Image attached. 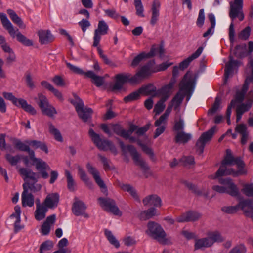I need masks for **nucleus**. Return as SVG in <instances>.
I'll return each instance as SVG.
<instances>
[{
  "label": "nucleus",
  "mask_w": 253,
  "mask_h": 253,
  "mask_svg": "<svg viewBox=\"0 0 253 253\" xmlns=\"http://www.w3.org/2000/svg\"><path fill=\"white\" fill-rule=\"evenodd\" d=\"M245 167V164L240 157H234L231 150L227 149L226 155L213 178H221L223 176L229 175L236 177L246 174L247 170Z\"/></svg>",
  "instance_id": "nucleus-1"
},
{
  "label": "nucleus",
  "mask_w": 253,
  "mask_h": 253,
  "mask_svg": "<svg viewBox=\"0 0 253 253\" xmlns=\"http://www.w3.org/2000/svg\"><path fill=\"white\" fill-rule=\"evenodd\" d=\"M183 183L195 194L200 196H203L205 198H207L208 197L209 192L205 188H202L201 189H199L196 185L187 181H183Z\"/></svg>",
  "instance_id": "nucleus-23"
},
{
  "label": "nucleus",
  "mask_w": 253,
  "mask_h": 253,
  "mask_svg": "<svg viewBox=\"0 0 253 253\" xmlns=\"http://www.w3.org/2000/svg\"><path fill=\"white\" fill-rule=\"evenodd\" d=\"M242 192L248 197H253V184L244 185Z\"/></svg>",
  "instance_id": "nucleus-60"
},
{
  "label": "nucleus",
  "mask_w": 253,
  "mask_h": 253,
  "mask_svg": "<svg viewBox=\"0 0 253 253\" xmlns=\"http://www.w3.org/2000/svg\"><path fill=\"white\" fill-rule=\"evenodd\" d=\"M155 49L154 48H151L150 52L147 54L144 52L140 53L134 58L131 63V66L133 67L137 66L144 58H150L154 56L155 55Z\"/></svg>",
  "instance_id": "nucleus-30"
},
{
  "label": "nucleus",
  "mask_w": 253,
  "mask_h": 253,
  "mask_svg": "<svg viewBox=\"0 0 253 253\" xmlns=\"http://www.w3.org/2000/svg\"><path fill=\"white\" fill-rule=\"evenodd\" d=\"M29 159L32 162L31 164L35 166L37 170L41 173L42 177L44 179L47 178L49 175L46 170H49L50 168L46 163L41 159L36 158L34 151L31 152Z\"/></svg>",
  "instance_id": "nucleus-9"
},
{
  "label": "nucleus",
  "mask_w": 253,
  "mask_h": 253,
  "mask_svg": "<svg viewBox=\"0 0 253 253\" xmlns=\"http://www.w3.org/2000/svg\"><path fill=\"white\" fill-rule=\"evenodd\" d=\"M160 2L159 0H154L152 6V16H157L159 14Z\"/></svg>",
  "instance_id": "nucleus-63"
},
{
  "label": "nucleus",
  "mask_w": 253,
  "mask_h": 253,
  "mask_svg": "<svg viewBox=\"0 0 253 253\" xmlns=\"http://www.w3.org/2000/svg\"><path fill=\"white\" fill-rule=\"evenodd\" d=\"M122 190L127 191L132 196V197L136 201L140 202L139 196L136 192V191L131 185L129 184H122L121 186Z\"/></svg>",
  "instance_id": "nucleus-45"
},
{
  "label": "nucleus",
  "mask_w": 253,
  "mask_h": 253,
  "mask_svg": "<svg viewBox=\"0 0 253 253\" xmlns=\"http://www.w3.org/2000/svg\"><path fill=\"white\" fill-rule=\"evenodd\" d=\"M105 235L110 242V243L116 248H118L120 247V244L118 241L116 239L111 231L105 229L104 231Z\"/></svg>",
  "instance_id": "nucleus-48"
},
{
  "label": "nucleus",
  "mask_w": 253,
  "mask_h": 253,
  "mask_svg": "<svg viewBox=\"0 0 253 253\" xmlns=\"http://www.w3.org/2000/svg\"><path fill=\"white\" fill-rule=\"evenodd\" d=\"M56 220V215L52 214L48 216L41 226V232L43 235H48L50 231L51 226L53 225Z\"/></svg>",
  "instance_id": "nucleus-20"
},
{
  "label": "nucleus",
  "mask_w": 253,
  "mask_h": 253,
  "mask_svg": "<svg viewBox=\"0 0 253 253\" xmlns=\"http://www.w3.org/2000/svg\"><path fill=\"white\" fill-rule=\"evenodd\" d=\"M201 214L194 211H189L182 213L176 218V221L179 223L195 222L198 220Z\"/></svg>",
  "instance_id": "nucleus-15"
},
{
  "label": "nucleus",
  "mask_w": 253,
  "mask_h": 253,
  "mask_svg": "<svg viewBox=\"0 0 253 253\" xmlns=\"http://www.w3.org/2000/svg\"><path fill=\"white\" fill-rule=\"evenodd\" d=\"M112 129L117 135L123 138L124 136H125L124 134L125 132V129H124L120 125L118 124L113 125L112 126Z\"/></svg>",
  "instance_id": "nucleus-57"
},
{
  "label": "nucleus",
  "mask_w": 253,
  "mask_h": 253,
  "mask_svg": "<svg viewBox=\"0 0 253 253\" xmlns=\"http://www.w3.org/2000/svg\"><path fill=\"white\" fill-rule=\"evenodd\" d=\"M238 208H240L244 212L245 215H249L253 212V204L250 200H243L239 202Z\"/></svg>",
  "instance_id": "nucleus-28"
},
{
  "label": "nucleus",
  "mask_w": 253,
  "mask_h": 253,
  "mask_svg": "<svg viewBox=\"0 0 253 253\" xmlns=\"http://www.w3.org/2000/svg\"><path fill=\"white\" fill-rule=\"evenodd\" d=\"M196 79L190 72H187L179 84V91L176 93L172 100V103L178 106L182 102L185 95L187 100L191 97L195 88Z\"/></svg>",
  "instance_id": "nucleus-3"
},
{
  "label": "nucleus",
  "mask_w": 253,
  "mask_h": 253,
  "mask_svg": "<svg viewBox=\"0 0 253 253\" xmlns=\"http://www.w3.org/2000/svg\"><path fill=\"white\" fill-rule=\"evenodd\" d=\"M175 83V79H171L169 84L164 87L160 90H158V94L161 95V98L165 99L167 100L170 96L174 84Z\"/></svg>",
  "instance_id": "nucleus-24"
},
{
  "label": "nucleus",
  "mask_w": 253,
  "mask_h": 253,
  "mask_svg": "<svg viewBox=\"0 0 253 253\" xmlns=\"http://www.w3.org/2000/svg\"><path fill=\"white\" fill-rule=\"evenodd\" d=\"M37 103L42 113L50 117H52L57 113L56 109L49 104L46 97L42 94H38V101Z\"/></svg>",
  "instance_id": "nucleus-10"
},
{
  "label": "nucleus",
  "mask_w": 253,
  "mask_h": 253,
  "mask_svg": "<svg viewBox=\"0 0 253 253\" xmlns=\"http://www.w3.org/2000/svg\"><path fill=\"white\" fill-rule=\"evenodd\" d=\"M229 16H244L243 0H233L229 2Z\"/></svg>",
  "instance_id": "nucleus-16"
},
{
  "label": "nucleus",
  "mask_w": 253,
  "mask_h": 253,
  "mask_svg": "<svg viewBox=\"0 0 253 253\" xmlns=\"http://www.w3.org/2000/svg\"><path fill=\"white\" fill-rule=\"evenodd\" d=\"M59 200V195L58 193H52L48 194L44 201V204L48 208L52 209L57 207Z\"/></svg>",
  "instance_id": "nucleus-26"
},
{
  "label": "nucleus",
  "mask_w": 253,
  "mask_h": 253,
  "mask_svg": "<svg viewBox=\"0 0 253 253\" xmlns=\"http://www.w3.org/2000/svg\"><path fill=\"white\" fill-rule=\"evenodd\" d=\"M48 125L49 126V131L50 133L54 135L55 139L57 141L59 142H62L63 138L60 131L55 127L54 126H53L51 123L49 122Z\"/></svg>",
  "instance_id": "nucleus-47"
},
{
  "label": "nucleus",
  "mask_w": 253,
  "mask_h": 253,
  "mask_svg": "<svg viewBox=\"0 0 253 253\" xmlns=\"http://www.w3.org/2000/svg\"><path fill=\"white\" fill-rule=\"evenodd\" d=\"M13 144L15 147L19 150L21 151L28 152L29 155V158L30 157L31 152L33 151L30 150V148L28 145L24 144L20 140L18 139H15L14 140Z\"/></svg>",
  "instance_id": "nucleus-42"
},
{
  "label": "nucleus",
  "mask_w": 253,
  "mask_h": 253,
  "mask_svg": "<svg viewBox=\"0 0 253 253\" xmlns=\"http://www.w3.org/2000/svg\"><path fill=\"white\" fill-rule=\"evenodd\" d=\"M251 28L249 26L246 27L245 29L242 30L238 34V37L239 39L246 40L250 37L251 33Z\"/></svg>",
  "instance_id": "nucleus-59"
},
{
  "label": "nucleus",
  "mask_w": 253,
  "mask_h": 253,
  "mask_svg": "<svg viewBox=\"0 0 253 253\" xmlns=\"http://www.w3.org/2000/svg\"><path fill=\"white\" fill-rule=\"evenodd\" d=\"M251 106V102L242 103L237 107L236 112L241 113V114L243 115L245 112L248 111Z\"/></svg>",
  "instance_id": "nucleus-56"
},
{
  "label": "nucleus",
  "mask_w": 253,
  "mask_h": 253,
  "mask_svg": "<svg viewBox=\"0 0 253 253\" xmlns=\"http://www.w3.org/2000/svg\"><path fill=\"white\" fill-rule=\"evenodd\" d=\"M97 51L100 58L102 59L104 63L111 67H116V65L111 60H110L107 56L103 54V50L99 47H97Z\"/></svg>",
  "instance_id": "nucleus-55"
},
{
  "label": "nucleus",
  "mask_w": 253,
  "mask_h": 253,
  "mask_svg": "<svg viewBox=\"0 0 253 253\" xmlns=\"http://www.w3.org/2000/svg\"><path fill=\"white\" fill-rule=\"evenodd\" d=\"M235 131L242 136L241 143L243 145L245 144L249 137V132L247 131L246 126L243 124H239L236 126Z\"/></svg>",
  "instance_id": "nucleus-29"
},
{
  "label": "nucleus",
  "mask_w": 253,
  "mask_h": 253,
  "mask_svg": "<svg viewBox=\"0 0 253 253\" xmlns=\"http://www.w3.org/2000/svg\"><path fill=\"white\" fill-rule=\"evenodd\" d=\"M3 97L9 100H10L12 103L17 106H19V101L20 99L16 98L11 93L3 92Z\"/></svg>",
  "instance_id": "nucleus-62"
},
{
  "label": "nucleus",
  "mask_w": 253,
  "mask_h": 253,
  "mask_svg": "<svg viewBox=\"0 0 253 253\" xmlns=\"http://www.w3.org/2000/svg\"><path fill=\"white\" fill-rule=\"evenodd\" d=\"M147 228L146 233L159 243L163 245L172 244L171 238L166 237V233L160 224L153 221H150L147 224Z\"/></svg>",
  "instance_id": "nucleus-4"
},
{
  "label": "nucleus",
  "mask_w": 253,
  "mask_h": 253,
  "mask_svg": "<svg viewBox=\"0 0 253 253\" xmlns=\"http://www.w3.org/2000/svg\"><path fill=\"white\" fill-rule=\"evenodd\" d=\"M1 21L3 26L8 31L10 36L12 38H14L15 37L16 31L14 30L11 22L7 18V17H1Z\"/></svg>",
  "instance_id": "nucleus-37"
},
{
  "label": "nucleus",
  "mask_w": 253,
  "mask_h": 253,
  "mask_svg": "<svg viewBox=\"0 0 253 253\" xmlns=\"http://www.w3.org/2000/svg\"><path fill=\"white\" fill-rule=\"evenodd\" d=\"M208 238L212 242V245L215 242H222L225 239L218 231L211 232L208 234Z\"/></svg>",
  "instance_id": "nucleus-39"
},
{
  "label": "nucleus",
  "mask_w": 253,
  "mask_h": 253,
  "mask_svg": "<svg viewBox=\"0 0 253 253\" xmlns=\"http://www.w3.org/2000/svg\"><path fill=\"white\" fill-rule=\"evenodd\" d=\"M192 138V136L190 134L186 133L183 131L178 132L175 135L174 140L177 143H186Z\"/></svg>",
  "instance_id": "nucleus-35"
},
{
  "label": "nucleus",
  "mask_w": 253,
  "mask_h": 253,
  "mask_svg": "<svg viewBox=\"0 0 253 253\" xmlns=\"http://www.w3.org/2000/svg\"><path fill=\"white\" fill-rule=\"evenodd\" d=\"M156 215V210L155 208H151L147 210L142 211L140 214L141 220H147Z\"/></svg>",
  "instance_id": "nucleus-41"
},
{
  "label": "nucleus",
  "mask_w": 253,
  "mask_h": 253,
  "mask_svg": "<svg viewBox=\"0 0 253 253\" xmlns=\"http://www.w3.org/2000/svg\"><path fill=\"white\" fill-rule=\"evenodd\" d=\"M89 134L92 141L99 149L102 151L109 150L114 154H117V149L112 142L101 138L100 135L95 133L92 129H89Z\"/></svg>",
  "instance_id": "nucleus-6"
},
{
  "label": "nucleus",
  "mask_w": 253,
  "mask_h": 253,
  "mask_svg": "<svg viewBox=\"0 0 253 253\" xmlns=\"http://www.w3.org/2000/svg\"><path fill=\"white\" fill-rule=\"evenodd\" d=\"M23 185L26 186L28 191L30 189L34 192L40 191L42 187L41 184L34 182H25Z\"/></svg>",
  "instance_id": "nucleus-52"
},
{
  "label": "nucleus",
  "mask_w": 253,
  "mask_h": 253,
  "mask_svg": "<svg viewBox=\"0 0 253 253\" xmlns=\"http://www.w3.org/2000/svg\"><path fill=\"white\" fill-rule=\"evenodd\" d=\"M139 91L141 93H143L146 95H152L153 93L156 91V87L151 84H149L146 86H143L139 88Z\"/></svg>",
  "instance_id": "nucleus-49"
},
{
  "label": "nucleus",
  "mask_w": 253,
  "mask_h": 253,
  "mask_svg": "<svg viewBox=\"0 0 253 253\" xmlns=\"http://www.w3.org/2000/svg\"><path fill=\"white\" fill-rule=\"evenodd\" d=\"M15 37H16L17 40L24 46L29 47L33 45V40L27 38L21 32L18 31V30H17V32L15 33Z\"/></svg>",
  "instance_id": "nucleus-33"
},
{
  "label": "nucleus",
  "mask_w": 253,
  "mask_h": 253,
  "mask_svg": "<svg viewBox=\"0 0 253 253\" xmlns=\"http://www.w3.org/2000/svg\"><path fill=\"white\" fill-rule=\"evenodd\" d=\"M86 168L88 173L92 175L95 182L101 188L102 192L105 195H107L108 190L107 187L103 180L100 177L99 172L97 169L93 167L90 163L86 164Z\"/></svg>",
  "instance_id": "nucleus-13"
},
{
  "label": "nucleus",
  "mask_w": 253,
  "mask_h": 253,
  "mask_svg": "<svg viewBox=\"0 0 253 253\" xmlns=\"http://www.w3.org/2000/svg\"><path fill=\"white\" fill-rule=\"evenodd\" d=\"M203 50L202 47H199L197 50L193 53L190 56L185 59L179 64V69L181 70H184L187 68L189 64L195 59L198 58L202 53Z\"/></svg>",
  "instance_id": "nucleus-22"
},
{
  "label": "nucleus",
  "mask_w": 253,
  "mask_h": 253,
  "mask_svg": "<svg viewBox=\"0 0 253 253\" xmlns=\"http://www.w3.org/2000/svg\"><path fill=\"white\" fill-rule=\"evenodd\" d=\"M141 94L142 93L141 91H139V88L137 90L131 93L126 96H125L123 99L125 103H128L137 100L140 98Z\"/></svg>",
  "instance_id": "nucleus-46"
},
{
  "label": "nucleus",
  "mask_w": 253,
  "mask_h": 253,
  "mask_svg": "<svg viewBox=\"0 0 253 253\" xmlns=\"http://www.w3.org/2000/svg\"><path fill=\"white\" fill-rule=\"evenodd\" d=\"M5 158L7 161L12 166H15L21 159H23L24 164L26 166H28L30 163L29 157L28 156H24L20 155H17L13 156L10 154H7L5 156Z\"/></svg>",
  "instance_id": "nucleus-25"
},
{
  "label": "nucleus",
  "mask_w": 253,
  "mask_h": 253,
  "mask_svg": "<svg viewBox=\"0 0 253 253\" xmlns=\"http://www.w3.org/2000/svg\"><path fill=\"white\" fill-rule=\"evenodd\" d=\"M143 203L145 206L149 205L155 207H161L162 201L160 197L157 195H151L144 198Z\"/></svg>",
  "instance_id": "nucleus-27"
},
{
  "label": "nucleus",
  "mask_w": 253,
  "mask_h": 253,
  "mask_svg": "<svg viewBox=\"0 0 253 253\" xmlns=\"http://www.w3.org/2000/svg\"><path fill=\"white\" fill-rule=\"evenodd\" d=\"M23 191L22 193V204L23 207H32L34 204V197L31 194L28 193L26 189V186L23 185Z\"/></svg>",
  "instance_id": "nucleus-21"
},
{
  "label": "nucleus",
  "mask_w": 253,
  "mask_h": 253,
  "mask_svg": "<svg viewBox=\"0 0 253 253\" xmlns=\"http://www.w3.org/2000/svg\"><path fill=\"white\" fill-rule=\"evenodd\" d=\"M153 61H149L147 64L141 67L139 70L134 75L130 73L118 74L116 75V81L111 87L113 91L121 90L123 85L126 83L132 84L140 83L143 80L148 77L152 72V67Z\"/></svg>",
  "instance_id": "nucleus-2"
},
{
  "label": "nucleus",
  "mask_w": 253,
  "mask_h": 253,
  "mask_svg": "<svg viewBox=\"0 0 253 253\" xmlns=\"http://www.w3.org/2000/svg\"><path fill=\"white\" fill-rule=\"evenodd\" d=\"M53 247V242L50 240H47L43 242L40 247V253H42L43 251L50 250Z\"/></svg>",
  "instance_id": "nucleus-54"
},
{
  "label": "nucleus",
  "mask_w": 253,
  "mask_h": 253,
  "mask_svg": "<svg viewBox=\"0 0 253 253\" xmlns=\"http://www.w3.org/2000/svg\"><path fill=\"white\" fill-rule=\"evenodd\" d=\"M211 246L212 242L210 241V240L208 239V237L195 239L194 245L195 250L202 249L210 247Z\"/></svg>",
  "instance_id": "nucleus-31"
},
{
  "label": "nucleus",
  "mask_w": 253,
  "mask_h": 253,
  "mask_svg": "<svg viewBox=\"0 0 253 253\" xmlns=\"http://www.w3.org/2000/svg\"><path fill=\"white\" fill-rule=\"evenodd\" d=\"M215 129L216 127L213 126L207 131L203 133L199 137L196 144L197 151L199 154H201L203 152L206 143L210 141L212 138L215 132Z\"/></svg>",
  "instance_id": "nucleus-12"
},
{
  "label": "nucleus",
  "mask_w": 253,
  "mask_h": 253,
  "mask_svg": "<svg viewBox=\"0 0 253 253\" xmlns=\"http://www.w3.org/2000/svg\"><path fill=\"white\" fill-rule=\"evenodd\" d=\"M4 52L8 54L6 58V61L7 64L10 65L12 63L16 61V55L14 52L11 48L4 51Z\"/></svg>",
  "instance_id": "nucleus-50"
},
{
  "label": "nucleus",
  "mask_w": 253,
  "mask_h": 253,
  "mask_svg": "<svg viewBox=\"0 0 253 253\" xmlns=\"http://www.w3.org/2000/svg\"><path fill=\"white\" fill-rule=\"evenodd\" d=\"M232 57L230 56V61L226 64V66L224 69V76H225V81L226 82L228 78H229V75L233 71V67L235 66H237L239 63V61L237 60H233Z\"/></svg>",
  "instance_id": "nucleus-34"
},
{
  "label": "nucleus",
  "mask_w": 253,
  "mask_h": 253,
  "mask_svg": "<svg viewBox=\"0 0 253 253\" xmlns=\"http://www.w3.org/2000/svg\"><path fill=\"white\" fill-rule=\"evenodd\" d=\"M247 249L243 244H240L234 247L229 253H246Z\"/></svg>",
  "instance_id": "nucleus-64"
},
{
  "label": "nucleus",
  "mask_w": 253,
  "mask_h": 253,
  "mask_svg": "<svg viewBox=\"0 0 253 253\" xmlns=\"http://www.w3.org/2000/svg\"><path fill=\"white\" fill-rule=\"evenodd\" d=\"M65 176L67 178V188L71 192L75 191L76 189V183L71 173L68 171H65Z\"/></svg>",
  "instance_id": "nucleus-40"
},
{
  "label": "nucleus",
  "mask_w": 253,
  "mask_h": 253,
  "mask_svg": "<svg viewBox=\"0 0 253 253\" xmlns=\"http://www.w3.org/2000/svg\"><path fill=\"white\" fill-rule=\"evenodd\" d=\"M117 140L123 151H125L126 150L129 151L136 165L139 166L144 171L149 169L145 161L141 158L140 154L133 146L130 145L125 146L124 142L119 138H117Z\"/></svg>",
  "instance_id": "nucleus-7"
},
{
  "label": "nucleus",
  "mask_w": 253,
  "mask_h": 253,
  "mask_svg": "<svg viewBox=\"0 0 253 253\" xmlns=\"http://www.w3.org/2000/svg\"><path fill=\"white\" fill-rule=\"evenodd\" d=\"M67 67L73 73L79 75H85L86 72H84L82 69L75 66L70 63L66 62Z\"/></svg>",
  "instance_id": "nucleus-61"
},
{
  "label": "nucleus",
  "mask_w": 253,
  "mask_h": 253,
  "mask_svg": "<svg viewBox=\"0 0 253 253\" xmlns=\"http://www.w3.org/2000/svg\"><path fill=\"white\" fill-rule=\"evenodd\" d=\"M100 205L104 210L111 212L115 215L121 216L122 213L117 206L114 200L109 198L99 197L98 199Z\"/></svg>",
  "instance_id": "nucleus-11"
},
{
  "label": "nucleus",
  "mask_w": 253,
  "mask_h": 253,
  "mask_svg": "<svg viewBox=\"0 0 253 253\" xmlns=\"http://www.w3.org/2000/svg\"><path fill=\"white\" fill-rule=\"evenodd\" d=\"M48 207L46 206L36 208L35 212V217L36 220H41L45 218L46 213L48 211Z\"/></svg>",
  "instance_id": "nucleus-43"
},
{
  "label": "nucleus",
  "mask_w": 253,
  "mask_h": 253,
  "mask_svg": "<svg viewBox=\"0 0 253 253\" xmlns=\"http://www.w3.org/2000/svg\"><path fill=\"white\" fill-rule=\"evenodd\" d=\"M108 30L109 27L107 23L103 20L99 21L97 28L94 30L93 43L94 47H97L98 46L101 36L107 34Z\"/></svg>",
  "instance_id": "nucleus-14"
},
{
  "label": "nucleus",
  "mask_w": 253,
  "mask_h": 253,
  "mask_svg": "<svg viewBox=\"0 0 253 253\" xmlns=\"http://www.w3.org/2000/svg\"><path fill=\"white\" fill-rule=\"evenodd\" d=\"M78 173L80 179L89 188L92 186V182L90 180L84 170L80 166L77 167Z\"/></svg>",
  "instance_id": "nucleus-38"
},
{
  "label": "nucleus",
  "mask_w": 253,
  "mask_h": 253,
  "mask_svg": "<svg viewBox=\"0 0 253 253\" xmlns=\"http://www.w3.org/2000/svg\"><path fill=\"white\" fill-rule=\"evenodd\" d=\"M218 181L220 184L227 186V188L224 186L215 185L212 186L213 190L220 193H227L233 197L238 196L239 189L231 178H219Z\"/></svg>",
  "instance_id": "nucleus-5"
},
{
  "label": "nucleus",
  "mask_w": 253,
  "mask_h": 253,
  "mask_svg": "<svg viewBox=\"0 0 253 253\" xmlns=\"http://www.w3.org/2000/svg\"><path fill=\"white\" fill-rule=\"evenodd\" d=\"M166 101V98H161V99L155 105L154 109V112H155L156 115L160 114L164 110V108H165L164 102Z\"/></svg>",
  "instance_id": "nucleus-51"
},
{
  "label": "nucleus",
  "mask_w": 253,
  "mask_h": 253,
  "mask_svg": "<svg viewBox=\"0 0 253 253\" xmlns=\"http://www.w3.org/2000/svg\"><path fill=\"white\" fill-rule=\"evenodd\" d=\"M19 172L21 175L24 176L23 179L25 182H30L29 180H31V182L36 183L39 178L38 174L34 172L29 169L20 168Z\"/></svg>",
  "instance_id": "nucleus-18"
},
{
  "label": "nucleus",
  "mask_w": 253,
  "mask_h": 253,
  "mask_svg": "<svg viewBox=\"0 0 253 253\" xmlns=\"http://www.w3.org/2000/svg\"><path fill=\"white\" fill-rule=\"evenodd\" d=\"M86 206L81 201H77L74 202L72 206V212L76 216L83 215L85 218H88L89 216L85 213Z\"/></svg>",
  "instance_id": "nucleus-19"
},
{
  "label": "nucleus",
  "mask_w": 253,
  "mask_h": 253,
  "mask_svg": "<svg viewBox=\"0 0 253 253\" xmlns=\"http://www.w3.org/2000/svg\"><path fill=\"white\" fill-rule=\"evenodd\" d=\"M233 54L235 57L239 58L246 57L247 55L246 45L242 44L237 45L234 50Z\"/></svg>",
  "instance_id": "nucleus-36"
},
{
  "label": "nucleus",
  "mask_w": 253,
  "mask_h": 253,
  "mask_svg": "<svg viewBox=\"0 0 253 253\" xmlns=\"http://www.w3.org/2000/svg\"><path fill=\"white\" fill-rule=\"evenodd\" d=\"M39 41L41 44H47L51 43L54 37L49 30L40 29L37 32Z\"/></svg>",
  "instance_id": "nucleus-17"
},
{
  "label": "nucleus",
  "mask_w": 253,
  "mask_h": 253,
  "mask_svg": "<svg viewBox=\"0 0 253 253\" xmlns=\"http://www.w3.org/2000/svg\"><path fill=\"white\" fill-rule=\"evenodd\" d=\"M209 20L211 23V26L203 34V36L204 37H207L210 35H212L214 32L213 29L215 26V17H210Z\"/></svg>",
  "instance_id": "nucleus-53"
},
{
  "label": "nucleus",
  "mask_w": 253,
  "mask_h": 253,
  "mask_svg": "<svg viewBox=\"0 0 253 253\" xmlns=\"http://www.w3.org/2000/svg\"><path fill=\"white\" fill-rule=\"evenodd\" d=\"M221 103V98L217 97L215 98V101L212 106V107L209 109L208 111L209 114H214L215 113L218 109L220 108V104Z\"/></svg>",
  "instance_id": "nucleus-58"
},
{
  "label": "nucleus",
  "mask_w": 253,
  "mask_h": 253,
  "mask_svg": "<svg viewBox=\"0 0 253 253\" xmlns=\"http://www.w3.org/2000/svg\"><path fill=\"white\" fill-rule=\"evenodd\" d=\"M18 106H20L25 111L31 114V115H35L36 114V111L34 108L31 105L28 104L27 101L24 99L20 98Z\"/></svg>",
  "instance_id": "nucleus-44"
},
{
  "label": "nucleus",
  "mask_w": 253,
  "mask_h": 253,
  "mask_svg": "<svg viewBox=\"0 0 253 253\" xmlns=\"http://www.w3.org/2000/svg\"><path fill=\"white\" fill-rule=\"evenodd\" d=\"M75 99L70 100V102L75 106L79 117L84 122H87L91 118L93 110L90 108H84L82 100L76 95H74Z\"/></svg>",
  "instance_id": "nucleus-8"
},
{
  "label": "nucleus",
  "mask_w": 253,
  "mask_h": 253,
  "mask_svg": "<svg viewBox=\"0 0 253 253\" xmlns=\"http://www.w3.org/2000/svg\"><path fill=\"white\" fill-rule=\"evenodd\" d=\"M85 76L91 78L93 83L97 87L102 86L104 83L103 77L95 75L92 71H89L86 72Z\"/></svg>",
  "instance_id": "nucleus-32"
}]
</instances>
